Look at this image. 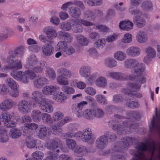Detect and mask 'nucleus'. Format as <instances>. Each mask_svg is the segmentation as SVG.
Listing matches in <instances>:
<instances>
[{
  "mask_svg": "<svg viewBox=\"0 0 160 160\" xmlns=\"http://www.w3.org/2000/svg\"><path fill=\"white\" fill-rule=\"evenodd\" d=\"M136 39L139 43H144L147 41L148 36L145 32L143 31H139L137 34Z\"/></svg>",
  "mask_w": 160,
  "mask_h": 160,
  "instance_id": "obj_28",
  "label": "nucleus"
},
{
  "mask_svg": "<svg viewBox=\"0 0 160 160\" xmlns=\"http://www.w3.org/2000/svg\"><path fill=\"white\" fill-rule=\"evenodd\" d=\"M137 150L141 152H137L134 154L136 159L132 160H152L155 150L154 145H148L147 143L140 142L136 147Z\"/></svg>",
  "mask_w": 160,
  "mask_h": 160,
  "instance_id": "obj_1",
  "label": "nucleus"
},
{
  "mask_svg": "<svg viewBox=\"0 0 160 160\" xmlns=\"http://www.w3.org/2000/svg\"><path fill=\"white\" fill-rule=\"evenodd\" d=\"M64 115L61 112L58 111L54 113L52 115V118L53 121L58 122L57 125L60 127L63 125L67 122L69 119L67 117L63 118Z\"/></svg>",
  "mask_w": 160,
  "mask_h": 160,
  "instance_id": "obj_8",
  "label": "nucleus"
},
{
  "mask_svg": "<svg viewBox=\"0 0 160 160\" xmlns=\"http://www.w3.org/2000/svg\"><path fill=\"white\" fill-rule=\"evenodd\" d=\"M48 156L43 160H56L57 158V155L52 151H49L48 152Z\"/></svg>",
  "mask_w": 160,
  "mask_h": 160,
  "instance_id": "obj_63",
  "label": "nucleus"
},
{
  "mask_svg": "<svg viewBox=\"0 0 160 160\" xmlns=\"http://www.w3.org/2000/svg\"><path fill=\"white\" fill-rule=\"evenodd\" d=\"M146 51L147 56L144 58V61L145 62H147L150 60V58H152L155 57L156 52L154 49L150 47L147 48Z\"/></svg>",
  "mask_w": 160,
  "mask_h": 160,
  "instance_id": "obj_20",
  "label": "nucleus"
},
{
  "mask_svg": "<svg viewBox=\"0 0 160 160\" xmlns=\"http://www.w3.org/2000/svg\"><path fill=\"white\" fill-rule=\"evenodd\" d=\"M114 57L118 60L122 61L126 58V55L123 52L118 51L114 54Z\"/></svg>",
  "mask_w": 160,
  "mask_h": 160,
  "instance_id": "obj_44",
  "label": "nucleus"
},
{
  "mask_svg": "<svg viewBox=\"0 0 160 160\" xmlns=\"http://www.w3.org/2000/svg\"><path fill=\"white\" fill-rule=\"evenodd\" d=\"M60 89L59 87L56 85H48L43 88L42 91L43 94L50 95L54 94Z\"/></svg>",
  "mask_w": 160,
  "mask_h": 160,
  "instance_id": "obj_12",
  "label": "nucleus"
},
{
  "mask_svg": "<svg viewBox=\"0 0 160 160\" xmlns=\"http://www.w3.org/2000/svg\"><path fill=\"white\" fill-rule=\"evenodd\" d=\"M75 52V49L73 47L67 46L63 53L68 55H70L74 54Z\"/></svg>",
  "mask_w": 160,
  "mask_h": 160,
  "instance_id": "obj_64",
  "label": "nucleus"
},
{
  "mask_svg": "<svg viewBox=\"0 0 160 160\" xmlns=\"http://www.w3.org/2000/svg\"><path fill=\"white\" fill-rule=\"evenodd\" d=\"M43 122L48 124H51L53 123L52 118L51 115L47 113H43L42 117Z\"/></svg>",
  "mask_w": 160,
  "mask_h": 160,
  "instance_id": "obj_48",
  "label": "nucleus"
},
{
  "mask_svg": "<svg viewBox=\"0 0 160 160\" xmlns=\"http://www.w3.org/2000/svg\"><path fill=\"white\" fill-rule=\"evenodd\" d=\"M62 144L61 140L58 138H55L47 142L46 147L48 149L53 152V153L55 152L58 153L60 151L59 149L61 147Z\"/></svg>",
  "mask_w": 160,
  "mask_h": 160,
  "instance_id": "obj_7",
  "label": "nucleus"
},
{
  "mask_svg": "<svg viewBox=\"0 0 160 160\" xmlns=\"http://www.w3.org/2000/svg\"><path fill=\"white\" fill-rule=\"evenodd\" d=\"M70 21L73 22L74 24L72 25V30L76 33H80L83 31V28L80 23L78 22V20H71Z\"/></svg>",
  "mask_w": 160,
  "mask_h": 160,
  "instance_id": "obj_35",
  "label": "nucleus"
},
{
  "mask_svg": "<svg viewBox=\"0 0 160 160\" xmlns=\"http://www.w3.org/2000/svg\"><path fill=\"white\" fill-rule=\"evenodd\" d=\"M66 144L68 148L73 149L76 146V143L75 140L72 139H68L66 140Z\"/></svg>",
  "mask_w": 160,
  "mask_h": 160,
  "instance_id": "obj_55",
  "label": "nucleus"
},
{
  "mask_svg": "<svg viewBox=\"0 0 160 160\" xmlns=\"http://www.w3.org/2000/svg\"><path fill=\"white\" fill-rule=\"evenodd\" d=\"M122 41L125 43H130L132 41V35L129 33H126L121 40Z\"/></svg>",
  "mask_w": 160,
  "mask_h": 160,
  "instance_id": "obj_62",
  "label": "nucleus"
},
{
  "mask_svg": "<svg viewBox=\"0 0 160 160\" xmlns=\"http://www.w3.org/2000/svg\"><path fill=\"white\" fill-rule=\"evenodd\" d=\"M69 12L71 16L74 18H78L81 12L80 9L76 7H72L69 9Z\"/></svg>",
  "mask_w": 160,
  "mask_h": 160,
  "instance_id": "obj_34",
  "label": "nucleus"
},
{
  "mask_svg": "<svg viewBox=\"0 0 160 160\" xmlns=\"http://www.w3.org/2000/svg\"><path fill=\"white\" fill-rule=\"evenodd\" d=\"M38 127V125L35 123L26 124L25 125V128L23 130V134H25L26 131L28 134H31V136H32L33 131L36 130Z\"/></svg>",
  "mask_w": 160,
  "mask_h": 160,
  "instance_id": "obj_23",
  "label": "nucleus"
},
{
  "mask_svg": "<svg viewBox=\"0 0 160 160\" xmlns=\"http://www.w3.org/2000/svg\"><path fill=\"white\" fill-rule=\"evenodd\" d=\"M141 87L140 85H138L137 84L131 83L128 84L127 86V88L130 91H133L134 90L135 91L139 90Z\"/></svg>",
  "mask_w": 160,
  "mask_h": 160,
  "instance_id": "obj_57",
  "label": "nucleus"
},
{
  "mask_svg": "<svg viewBox=\"0 0 160 160\" xmlns=\"http://www.w3.org/2000/svg\"><path fill=\"white\" fill-rule=\"evenodd\" d=\"M134 140V138L130 137H125L122 140L123 145L128 147L131 145Z\"/></svg>",
  "mask_w": 160,
  "mask_h": 160,
  "instance_id": "obj_54",
  "label": "nucleus"
},
{
  "mask_svg": "<svg viewBox=\"0 0 160 160\" xmlns=\"http://www.w3.org/2000/svg\"><path fill=\"white\" fill-rule=\"evenodd\" d=\"M38 63L36 57L35 55H32L28 58L26 62V67L30 69L31 67L35 65Z\"/></svg>",
  "mask_w": 160,
  "mask_h": 160,
  "instance_id": "obj_29",
  "label": "nucleus"
},
{
  "mask_svg": "<svg viewBox=\"0 0 160 160\" xmlns=\"http://www.w3.org/2000/svg\"><path fill=\"white\" fill-rule=\"evenodd\" d=\"M43 114L40 110L34 109L32 111L31 116L34 122H38L41 120Z\"/></svg>",
  "mask_w": 160,
  "mask_h": 160,
  "instance_id": "obj_25",
  "label": "nucleus"
},
{
  "mask_svg": "<svg viewBox=\"0 0 160 160\" xmlns=\"http://www.w3.org/2000/svg\"><path fill=\"white\" fill-rule=\"evenodd\" d=\"M116 122L113 120L110 121L109 122V125L111 127H112V129L114 130H116L119 134H122L126 132H121V131H123V128L121 125L119 126L118 124H116Z\"/></svg>",
  "mask_w": 160,
  "mask_h": 160,
  "instance_id": "obj_30",
  "label": "nucleus"
},
{
  "mask_svg": "<svg viewBox=\"0 0 160 160\" xmlns=\"http://www.w3.org/2000/svg\"><path fill=\"white\" fill-rule=\"evenodd\" d=\"M47 130L45 127L42 126L40 127L38 132L39 137L41 138L47 135Z\"/></svg>",
  "mask_w": 160,
  "mask_h": 160,
  "instance_id": "obj_61",
  "label": "nucleus"
},
{
  "mask_svg": "<svg viewBox=\"0 0 160 160\" xmlns=\"http://www.w3.org/2000/svg\"><path fill=\"white\" fill-rule=\"evenodd\" d=\"M104 64L108 68H113L117 66V62L113 58H108L105 59Z\"/></svg>",
  "mask_w": 160,
  "mask_h": 160,
  "instance_id": "obj_39",
  "label": "nucleus"
},
{
  "mask_svg": "<svg viewBox=\"0 0 160 160\" xmlns=\"http://www.w3.org/2000/svg\"><path fill=\"white\" fill-rule=\"evenodd\" d=\"M75 136L76 138H79L83 142L89 144L93 143L95 139L93 137L91 129L89 128L84 129L82 132H77Z\"/></svg>",
  "mask_w": 160,
  "mask_h": 160,
  "instance_id": "obj_5",
  "label": "nucleus"
},
{
  "mask_svg": "<svg viewBox=\"0 0 160 160\" xmlns=\"http://www.w3.org/2000/svg\"><path fill=\"white\" fill-rule=\"evenodd\" d=\"M21 132L18 128H12L11 129L10 136L12 138H17L21 136Z\"/></svg>",
  "mask_w": 160,
  "mask_h": 160,
  "instance_id": "obj_42",
  "label": "nucleus"
},
{
  "mask_svg": "<svg viewBox=\"0 0 160 160\" xmlns=\"http://www.w3.org/2000/svg\"><path fill=\"white\" fill-rule=\"evenodd\" d=\"M14 103L12 100L9 98L6 99L0 103V109L2 111L8 110L12 107Z\"/></svg>",
  "mask_w": 160,
  "mask_h": 160,
  "instance_id": "obj_15",
  "label": "nucleus"
},
{
  "mask_svg": "<svg viewBox=\"0 0 160 160\" xmlns=\"http://www.w3.org/2000/svg\"><path fill=\"white\" fill-rule=\"evenodd\" d=\"M76 37L77 42L79 44L83 46L86 45L88 44V40L84 36L81 35H78Z\"/></svg>",
  "mask_w": 160,
  "mask_h": 160,
  "instance_id": "obj_47",
  "label": "nucleus"
},
{
  "mask_svg": "<svg viewBox=\"0 0 160 160\" xmlns=\"http://www.w3.org/2000/svg\"><path fill=\"white\" fill-rule=\"evenodd\" d=\"M25 133V134H23V135L26 138V143L27 147L30 148H34L36 145V141L33 139L31 134H29L27 132Z\"/></svg>",
  "mask_w": 160,
  "mask_h": 160,
  "instance_id": "obj_17",
  "label": "nucleus"
},
{
  "mask_svg": "<svg viewBox=\"0 0 160 160\" xmlns=\"http://www.w3.org/2000/svg\"><path fill=\"white\" fill-rule=\"evenodd\" d=\"M141 7L145 10L148 11L152 9V4L151 1L146 0L143 1L141 4Z\"/></svg>",
  "mask_w": 160,
  "mask_h": 160,
  "instance_id": "obj_40",
  "label": "nucleus"
},
{
  "mask_svg": "<svg viewBox=\"0 0 160 160\" xmlns=\"http://www.w3.org/2000/svg\"><path fill=\"white\" fill-rule=\"evenodd\" d=\"M6 84L11 89H17L18 88V86L16 82L13 79L10 78H8L6 80Z\"/></svg>",
  "mask_w": 160,
  "mask_h": 160,
  "instance_id": "obj_41",
  "label": "nucleus"
},
{
  "mask_svg": "<svg viewBox=\"0 0 160 160\" xmlns=\"http://www.w3.org/2000/svg\"><path fill=\"white\" fill-rule=\"evenodd\" d=\"M8 140V136L7 132L5 130H0V142H5Z\"/></svg>",
  "mask_w": 160,
  "mask_h": 160,
  "instance_id": "obj_49",
  "label": "nucleus"
},
{
  "mask_svg": "<svg viewBox=\"0 0 160 160\" xmlns=\"http://www.w3.org/2000/svg\"><path fill=\"white\" fill-rule=\"evenodd\" d=\"M40 108L43 111L47 113L53 112V108L52 105L45 100L39 105Z\"/></svg>",
  "mask_w": 160,
  "mask_h": 160,
  "instance_id": "obj_22",
  "label": "nucleus"
},
{
  "mask_svg": "<svg viewBox=\"0 0 160 160\" xmlns=\"http://www.w3.org/2000/svg\"><path fill=\"white\" fill-rule=\"evenodd\" d=\"M106 41L104 39H99L95 42V47L98 49L102 48L105 46Z\"/></svg>",
  "mask_w": 160,
  "mask_h": 160,
  "instance_id": "obj_53",
  "label": "nucleus"
},
{
  "mask_svg": "<svg viewBox=\"0 0 160 160\" xmlns=\"http://www.w3.org/2000/svg\"><path fill=\"white\" fill-rule=\"evenodd\" d=\"M46 62L44 61H41L36 64L35 65L31 67L30 69V72L32 71L33 72L40 73L43 70L45 67Z\"/></svg>",
  "mask_w": 160,
  "mask_h": 160,
  "instance_id": "obj_16",
  "label": "nucleus"
},
{
  "mask_svg": "<svg viewBox=\"0 0 160 160\" xmlns=\"http://www.w3.org/2000/svg\"><path fill=\"white\" fill-rule=\"evenodd\" d=\"M97 101L99 103L102 104H106L107 100L105 97L102 95H97L95 96Z\"/></svg>",
  "mask_w": 160,
  "mask_h": 160,
  "instance_id": "obj_60",
  "label": "nucleus"
},
{
  "mask_svg": "<svg viewBox=\"0 0 160 160\" xmlns=\"http://www.w3.org/2000/svg\"><path fill=\"white\" fill-rule=\"evenodd\" d=\"M128 11L131 15L134 16V17L138 18L142 16V13L141 10L138 9L134 8L133 6H130Z\"/></svg>",
  "mask_w": 160,
  "mask_h": 160,
  "instance_id": "obj_36",
  "label": "nucleus"
},
{
  "mask_svg": "<svg viewBox=\"0 0 160 160\" xmlns=\"http://www.w3.org/2000/svg\"><path fill=\"white\" fill-rule=\"evenodd\" d=\"M59 74L57 78L58 82L62 85H68V82L64 79H68L71 78L72 76L71 71L65 68H61L57 71Z\"/></svg>",
  "mask_w": 160,
  "mask_h": 160,
  "instance_id": "obj_4",
  "label": "nucleus"
},
{
  "mask_svg": "<svg viewBox=\"0 0 160 160\" xmlns=\"http://www.w3.org/2000/svg\"><path fill=\"white\" fill-rule=\"evenodd\" d=\"M54 99L59 102H63L67 99V97L66 95L62 92H58L55 94L53 96Z\"/></svg>",
  "mask_w": 160,
  "mask_h": 160,
  "instance_id": "obj_37",
  "label": "nucleus"
},
{
  "mask_svg": "<svg viewBox=\"0 0 160 160\" xmlns=\"http://www.w3.org/2000/svg\"><path fill=\"white\" fill-rule=\"evenodd\" d=\"M32 99L30 101L29 103L33 107H36L38 105H40L45 99L42 93L39 91H35L32 94Z\"/></svg>",
  "mask_w": 160,
  "mask_h": 160,
  "instance_id": "obj_6",
  "label": "nucleus"
},
{
  "mask_svg": "<svg viewBox=\"0 0 160 160\" xmlns=\"http://www.w3.org/2000/svg\"><path fill=\"white\" fill-rule=\"evenodd\" d=\"M47 79L44 78L38 77L33 81V84L37 88H41L46 82Z\"/></svg>",
  "mask_w": 160,
  "mask_h": 160,
  "instance_id": "obj_27",
  "label": "nucleus"
},
{
  "mask_svg": "<svg viewBox=\"0 0 160 160\" xmlns=\"http://www.w3.org/2000/svg\"><path fill=\"white\" fill-rule=\"evenodd\" d=\"M133 21L135 25L138 28L143 27L146 24L145 20L141 17L138 18L133 17Z\"/></svg>",
  "mask_w": 160,
  "mask_h": 160,
  "instance_id": "obj_32",
  "label": "nucleus"
},
{
  "mask_svg": "<svg viewBox=\"0 0 160 160\" xmlns=\"http://www.w3.org/2000/svg\"><path fill=\"white\" fill-rule=\"evenodd\" d=\"M91 68L89 66H82L79 69V72L80 75L83 77L87 78L91 73Z\"/></svg>",
  "mask_w": 160,
  "mask_h": 160,
  "instance_id": "obj_26",
  "label": "nucleus"
},
{
  "mask_svg": "<svg viewBox=\"0 0 160 160\" xmlns=\"http://www.w3.org/2000/svg\"><path fill=\"white\" fill-rule=\"evenodd\" d=\"M18 110L22 113H27L29 110V103L28 101L22 99L20 100L17 105Z\"/></svg>",
  "mask_w": 160,
  "mask_h": 160,
  "instance_id": "obj_14",
  "label": "nucleus"
},
{
  "mask_svg": "<svg viewBox=\"0 0 160 160\" xmlns=\"http://www.w3.org/2000/svg\"><path fill=\"white\" fill-rule=\"evenodd\" d=\"M32 157L34 160H41L43 157V153L39 151L33 152L32 154Z\"/></svg>",
  "mask_w": 160,
  "mask_h": 160,
  "instance_id": "obj_56",
  "label": "nucleus"
},
{
  "mask_svg": "<svg viewBox=\"0 0 160 160\" xmlns=\"http://www.w3.org/2000/svg\"><path fill=\"white\" fill-rule=\"evenodd\" d=\"M93 109L94 117L101 118L104 116V113L102 109L98 108H96Z\"/></svg>",
  "mask_w": 160,
  "mask_h": 160,
  "instance_id": "obj_52",
  "label": "nucleus"
},
{
  "mask_svg": "<svg viewBox=\"0 0 160 160\" xmlns=\"http://www.w3.org/2000/svg\"><path fill=\"white\" fill-rule=\"evenodd\" d=\"M12 116L8 113L7 112L2 113L0 115V119L3 122L4 124L7 125V121L10 119H11Z\"/></svg>",
  "mask_w": 160,
  "mask_h": 160,
  "instance_id": "obj_50",
  "label": "nucleus"
},
{
  "mask_svg": "<svg viewBox=\"0 0 160 160\" xmlns=\"http://www.w3.org/2000/svg\"><path fill=\"white\" fill-rule=\"evenodd\" d=\"M46 77L49 79L53 80L56 78V74L53 69L52 68H47L45 71Z\"/></svg>",
  "mask_w": 160,
  "mask_h": 160,
  "instance_id": "obj_45",
  "label": "nucleus"
},
{
  "mask_svg": "<svg viewBox=\"0 0 160 160\" xmlns=\"http://www.w3.org/2000/svg\"><path fill=\"white\" fill-rule=\"evenodd\" d=\"M72 108V110L75 112V114L78 117L80 118L82 116V108L78 103L73 104Z\"/></svg>",
  "mask_w": 160,
  "mask_h": 160,
  "instance_id": "obj_38",
  "label": "nucleus"
},
{
  "mask_svg": "<svg viewBox=\"0 0 160 160\" xmlns=\"http://www.w3.org/2000/svg\"><path fill=\"white\" fill-rule=\"evenodd\" d=\"M74 152L76 153L81 154L82 155H84L88 153V151L86 147L81 145L77 146Z\"/></svg>",
  "mask_w": 160,
  "mask_h": 160,
  "instance_id": "obj_43",
  "label": "nucleus"
},
{
  "mask_svg": "<svg viewBox=\"0 0 160 160\" xmlns=\"http://www.w3.org/2000/svg\"><path fill=\"white\" fill-rule=\"evenodd\" d=\"M62 91L68 94H73L75 92L74 89L71 87L63 86L61 88Z\"/></svg>",
  "mask_w": 160,
  "mask_h": 160,
  "instance_id": "obj_58",
  "label": "nucleus"
},
{
  "mask_svg": "<svg viewBox=\"0 0 160 160\" xmlns=\"http://www.w3.org/2000/svg\"><path fill=\"white\" fill-rule=\"evenodd\" d=\"M122 92L125 94H128L130 96H134L138 98L142 97V94L140 93L130 91L128 89H123L122 90Z\"/></svg>",
  "mask_w": 160,
  "mask_h": 160,
  "instance_id": "obj_46",
  "label": "nucleus"
},
{
  "mask_svg": "<svg viewBox=\"0 0 160 160\" xmlns=\"http://www.w3.org/2000/svg\"><path fill=\"white\" fill-rule=\"evenodd\" d=\"M133 26L132 22L128 20L121 22L119 24V27L121 29L126 31H129L132 29Z\"/></svg>",
  "mask_w": 160,
  "mask_h": 160,
  "instance_id": "obj_24",
  "label": "nucleus"
},
{
  "mask_svg": "<svg viewBox=\"0 0 160 160\" xmlns=\"http://www.w3.org/2000/svg\"><path fill=\"white\" fill-rule=\"evenodd\" d=\"M11 75L15 79L20 81L22 82L26 83L28 82L29 79H33L35 74L30 72V70H28L25 72L21 71L17 72L14 70L11 72Z\"/></svg>",
  "mask_w": 160,
  "mask_h": 160,
  "instance_id": "obj_3",
  "label": "nucleus"
},
{
  "mask_svg": "<svg viewBox=\"0 0 160 160\" xmlns=\"http://www.w3.org/2000/svg\"><path fill=\"white\" fill-rule=\"evenodd\" d=\"M82 116L88 120H92L94 118V109H85L83 112Z\"/></svg>",
  "mask_w": 160,
  "mask_h": 160,
  "instance_id": "obj_33",
  "label": "nucleus"
},
{
  "mask_svg": "<svg viewBox=\"0 0 160 160\" xmlns=\"http://www.w3.org/2000/svg\"><path fill=\"white\" fill-rule=\"evenodd\" d=\"M108 142L106 137L105 136H101L97 139L95 143L96 146L98 149H102L106 145Z\"/></svg>",
  "mask_w": 160,
  "mask_h": 160,
  "instance_id": "obj_18",
  "label": "nucleus"
},
{
  "mask_svg": "<svg viewBox=\"0 0 160 160\" xmlns=\"http://www.w3.org/2000/svg\"><path fill=\"white\" fill-rule=\"evenodd\" d=\"M68 132L64 134V137L71 138L76 137V136H75L76 132L73 133L77 130L76 125L74 124H70L68 125Z\"/></svg>",
  "mask_w": 160,
  "mask_h": 160,
  "instance_id": "obj_21",
  "label": "nucleus"
},
{
  "mask_svg": "<svg viewBox=\"0 0 160 160\" xmlns=\"http://www.w3.org/2000/svg\"><path fill=\"white\" fill-rule=\"evenodd\" d=\"M106 76L118 80H125L127 79L126 74L120 72H108L106 73Z\"/></svg>",
  "mask_w": 160,
  "mask_h": 160,
  "instance_id": "obj_10",
  "label": "nucleus"
},
{
  "mask_svg": "<svg viewBox=\"0 0 160 160\" xmlns=\"http://www.w3.org/2000/svg\"><path fill=\"white\" fill-rule=\"evenodd\" d=\"M124 66L127 68L134 69L135 72L138 74H141L145 70L142 64L136 59L129 58L126 59L124 62Z\"/></svg>",
  "mask_w": 160,
  "mask_h": 160,
  "instance_id": "obj_2",
  "label": "nucleus"
},
{
  "mask_svg": "<svg viewBox=\"0 0 160 160\" xmlns=\"http://www.w3.org/2000/svg\"><path fill=\"white\" fill-rule=\"evenodd\" d=\"M123 125L125 126L126 128L124 129L128 130V128L130 127V128L135 129L137 128L138 127V125L136 124H132L130 121H128L126 122H124L123 124Z\"/></svg>",
  "mask_w": 160,
  "mask_h": 160,
  "instance_id": "obj_59",
  "label": "nucleus"
},
{
  "mask_svg": "<svg viewBox=\"0 0 160 160\" xmlns=\"http://www.w3.org/2000/svg\"><path fill=\"white\" fill-rule=\"evenodd\" d=\"M48 44L43 45L41 48L42 53L45 56H49L52 55L54 52L53 47L51 44L52 41H49Z\"/></svg>",
  "mask_w": 160,
  "mask_h": 160,
  "instance_id": "obj_11",
  "label": "nucleus"
},
{
  "mask_svg": "<svg viewBox=\"0 0 160 160\" xmlns=\"http://www.w3.org/2000/svg\"><path fill=\"white\" fill-rule=\"evenodd\" d=\"M95 84L99 87L104 88L107 84V79L104 77H100L95 80Z\"/></svg>",
  "mask_w": 160,
  "mask_h": 160,
  "instance_id": "obj_31",
  "label": "nucleus"
},
{
  "mask_svg": "<svg viewBox=\"0 0 160 160\" xmlns=\"http://www.w3.org/2000/svg\"><path fill=\"white\" fill-rule=\"evenodd\" d=\"M43 31L47 35V38L48 42L51 41L52 39L57 36V33L54 29L51 27H47L45 28Z\"/></svg>",
  "mask_w": 160,
  "mask_h": 160,
  "instance_id": "obj_13",
  "label": "nucleus"
},
{
  "mask_svg": "<svg viewBox=\"0 0 160 160\" xmlns=\"http://www.w3.org/2000/svg\"><path fill=\"white\" fill-rule=\"evenodd\" d=\"M13 55L10 56L7 58V61L8 64L6 68L8 69H20L22 67V64L20 61H15L13 60Z\"/></svg>",
  "mask_w": 160,
  "mask_h": 160,
  "instance_id": "obj_9",
  "label": "nucleus"
},
{
  "mask_svg": "<svg viewBox=\"0 0 160 160\" xmlns=\"http://www.w3.org/2000/svg\"><path fill=\"white\" fill-rule=\"evenodd\" d=\"M67 46V42L64 41H62L58 42L57 45V48L58 50L63 53Z\"/></svg>",
  "mask_w": 160,
  "mask_h": 160,
  "instance_id": "obj_51",
  "label": "nucleus"
},
{
  "mask_svg": "<svg viewBox=\"0 0 160 160\" xmlns=\"http://www.w3.org/2000/svg\"><path fill=\"white\" fill-rule=\"evenodd\" d=\"M140 50L137 47L132 46L128 48L126 51L127 54L132 57L138 56L140 53Z\"/></svg>",
  "mask_w": 160,
  "mask_h": 160,
  "instance_id": "obj_19",
  "label": "nucleus"
}]
</instances>
